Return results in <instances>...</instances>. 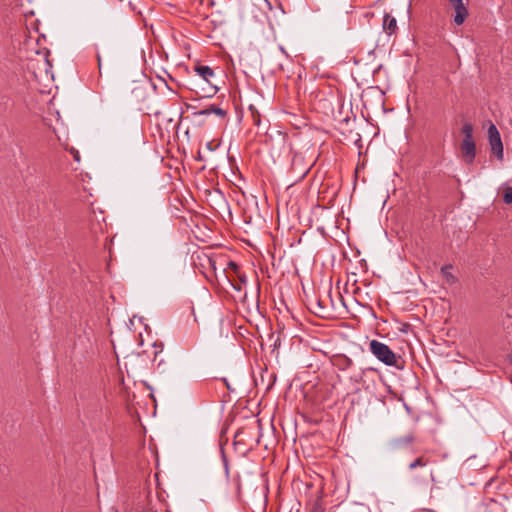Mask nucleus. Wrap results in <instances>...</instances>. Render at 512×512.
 I'll return each instance as SVG.
<instances>
[{"label": "nucleus", "instance_id": "obj_1", "mask_svg": "<svg viewBox=\"0 0 512 512\" xmlns=\"http://www.w3.org/2000/svg\"><path fill=\"white\" fill-rule=\"evenodd\" d=\"M371 353L382 363L387 366H394L398 369H402L399 364L401 357H397L395 353L389 348L388 345L378 341L372 340L369 344Z\"/></svg>", "mask_w": 512, "mask_h": 512}, {"label": "nucleus", "instance_id": "obj_2", "mask_svg": "<svg viewBox=\"0 0 512 512\" xmlns=\"http://www.w3.org/2000/svg\"><path fill=\"white\" fill-rule=\"evenodd\" d=\"M49 54L50 51L48 49H43L42 51L37 50V57L35 59H31V66L36 78L41 77L43 73H45L46 77H49V75L52 77V64L49 60Z\"/></svg>", "mask_w": 512, "mask_h": 512}, {"label": "nucleus", "instance_id": "obj_3", "mask_svg": "<svg viewBox=\"0 0 512 512\" xmlns=\"http://www.w3.org/2000/svg\"><path fill=\"white\" fill-rule=\"evenodd\" d=\"M488 141L492 154H494L498 160L502 161L504 158L503 143L500 133L494 124H491L488 128Z\"/></svg>", "mask_w": 512, "mask_h": 512}, {"label": "nucleus", "instance_id": "obj_4", "mask_svg": "<svg viewBox=\"0 0 512 512\" xmlns=\"http://www.w3.org/2000/svg\"><path fill=\"white\" fill-rule=\"evenodd\" d=\"M309 168L304 164L303 158L297 155L293 156L291 166L289 168V175L291 176L292 184L302 180L308 173Z\"/></svg>", "mask_w": 512, "mask_h": 512}, {"label": "nucleus", "instance_id": "obj_5", "mask_svg": "<svg viewBox=\"0 0 512 512\" xmlns=\"http://www.w3.org/2000/svg\"><path fill=\"white\" fill-rule=\"evenodd\" d=\"M415 441V435L414 433H409L405 436H399L391 439L389 441V448L394 451L398 452L405 448H408L410 445H412Z\"/></svg>", "mask_w": 512, "mask_h": 512}, {"label": "nucleus", "instance_id": "obj_6", "mask_svg": "<svg viewBox=\"0 0 512 512\" xmlns=\"http://www.w3.org/2000/svg\"><path fill=\"white\" fill-rule=\"evenodd\" d=\"M455 10L454 22L457 25L464 23L468 16V9L464 0H449Z\"/></svg>", "mask_w": 512, "mask_h": 512}, {"label": "nucleus", "instance_id": "obj_7", "mask_svg": "<svg viewBox=\"0 0 512 512\" xmlns=\"http://www.w3.org/2000/svg\"><path fill=\"white\" fill-rule=\"evenodd\" d=\"M464 161L472 164L476 157V144L474 140L463 139L460 145Z\"/></svg>", "mask_w": 512, "mask_h": 512}, {"label": "nucleus", "instance_id": "obj_8", "mask_svg": "<svg viewBox=\"0 0 512 512\" xmlns=\"http://www.w3.org/2000/svg\"><path fill=\"white\" fill-rule=\"evenodd\" d=\"M149 93L146 83H137L131 90L132 98L135 102L140 103L145 101Z\"/></svg>", "mask_w": 512, "mask_h": 512}, {"label": "nucleus", "instance_id": "obj_9", "mask_svg": "<svg viewBox=\"0 0 512 512\" xmlns=\"http://www.w3.org/2000/svg\"><path fill=\"white\" fill-rule=\"evenodd\" d=\"M195 72L201 76L207 83L214 88V93L217 91V87L211 82V78L214 77V70L207 65H197L194 67Z\"/></svg>", "mask_w": 512, "mask_h": 512}, {"label": "nucleus", "instance_id": "obj_10", "mask_svg": "<svg viewBox=\"0 0 512 512\" xmlns=\"http://www.w3.org/2000/svg\"><path fill=\"white\" fill-rule=\"evenodd\" d=\"M383 30L388 34L392 35L395 34L398 27H397V21L396 19L391 16L389 13H385L383 17V24H382Z\"/></svg>", "mask_w": 512, "mask_h": 512}, {"label": "nucleus", "instance_id": "obj_11", "mask_svg": "<svg viewBox=\"0 0 512 512\" xmlns=\"http://www.w3.org/2000/svg\"><path fill=\"white\" fill-rule=\"evenodd\" d=\"M452 269V265H444L442 268H441V273L442 275L445 277L446 281L449 283V284H454L457 279L456 277L450 272V270Z\"/></svg>", "mask_w": 512, "mask_h": 512}, {"label": "nucleus", "instance_id": "obj_12", "mask_svg": "<svg viewBox=\"0 0 512 512\" xmlns=\"http://www.w3.org/2000/svg\"><path fill=\"white\" fill-rule=\"evenodd\" d=\"M429 463V459L425 456H419L409 464V469L414 470L418 467H425Z\"/></svg>", "mask_w": 512, "mask_h": 512}, {"label": "nucleus", "instance_id": "obj_13", "mask_svg": "<svg viewBox=\"0 0 512 512\" xmlns=\"http://www.w3.org/2000/svg\"><path fill=\"white\" fill-rule=\"evenodd\" d=\"M186 107L187 109H191V110H194L193 112V116H208V115H211L212 114V111H211V105H209L208 107H206L205 109L203 110H199L197 111L196 110V106L192 105V104H186Z\"/></svg>", "mask_w": 512, "mask_h": 512}, {"label": "nucleus", "instance_id": "obj_14", "mask_svg": "<svg viewBox=\"0 0 512 512\" xmlns=\"http://www.w3.org/2000/svg\"><path fill=\"white\" fill-rule=\"evenodd\" d=\"M463 139L473 140V126L470 123H465L462 127Z\"/></svg>", "mask_w": 512, "mask_h": 512}, {"label": "nucleus", "instance_id": "obj_15", "mask_svg": "<svg viewBox=\"0 0 512 512\" xmlns=\"http://www.w3.org/2000/svg\"><path fill=\"white\" fill-rule=\"evenodd\" d=\"M211 111H212V114H215L220 118H225L227 115L226 110H224L218 106H215L214 104L211 105Z\"/></svg>", "mask_w": 512, "mask_h": 512}, {"label": "nucleus", "instance_id": "obj_16", "mask_svg": "<svg viewBox=\"0 0 512 512\" xmlns=\"http://www.w3.org/2000/svg\"><path fill=\"white\" fill-rule=\"evenodd\" d=\"M503 202L505 204L512 203V186H508L505 188V192L503 194Z\"/></svg>", "mask_w": 512, "mask_h": 512}, {"label": "nucleus", "instance_id": "obj_17", "mask_svg": "<svg viewBox=\"0 0 512 512\" xmlns=\"http://www.w3.org/2000/svg\"><path fill=\"white\" fill-rule=\"evenodd\" d=\"M340 361H341L340 369H342V370L349 369L353 365V361L347 356H343L340 359Z\"/></svg>", "mask_w": 512, "mask_h": 512}, {"label": "nucleus", "instance_id": "obj_18", "mask_svg": "<svg viewBox=\"0 0 512 512\" xmlns=\"http://www.w3.org/2000/svg\"><path fill=\"white\" fill-rule=\"evenodd\" d=\"M227 268H229L230 270H232L234 273H238V272H239V270H240L239 265H238L236 262H234V261H229V262L227 263Z\"/></svg>", "mask_w": 512, "mask_h": 512}, {"label": "nucleus", "instance_id": "obj_19", "mask_svg": "<svg viewBox=\"0 0 512 512\" xmlns=\"http://www.w3.org/2000/svg\"><path fill=\"white\" fill-rule=\"evenodd\" d=\"M311 512H324V508L319 501L314 502Z\"/></svg>", "mask_w": 512, "mask_h": 512}, {"label": "nucleus", "instance_id": "obj_20", "mask_svg": "<svg viewBox=\"0 0 512 512\" xmlns=\"http://www.w3.org/2000/svg\"><path fill=\"white\" fill-rule=\"evenodd\" d=\"M235 274H236V276L238 277V279H239V281H240V283H241V284H242V283H246V282H247V277H246V275H245L244 273H242L240 270H239V272H238V273H235Z\"/></svg>", "mask_w": 512, "mask_h": 512}, {"label": "nucleus", "instance_id": "obj_21", "mask_svg": "<svg viewBox=\"0 0 512 512\" xmlns=\"http://www.w3.org/2000/svg\"><path fill=\"white\" fill-rule=\"evenodd\" d=\"M70 152H71V154H72V156H73L74 160H75V161H77V162H79V161H80V154H79V151H78V150H76L75 148H72Z\"/></svg>", "mask_w": 512, "mask_h": 512}, {"label": "nucleus", "instance_id": "obj_22", "mask_svg": "<svg viewBox=\"0 0 512 512\" xmlns=\"http://www.w3.org/2000/svg\"><path fill=\"white\" fill-rule=\"evenodd\" d=\"M221 453H222V458H223L225 472H226V474H228V461H227V458L225 456V453H224L223 449H221Z\"/></svg>", "mask_w": 512, "mask_h": 512}, {"label": "nucleus", "instance_id": "obj_23", "mask_svg": "<svg viewBox=\"0 0 512 512\" xmlns=\"http://www.w3.org/2000/svg\"><path fill=\"white\" fill-rule=\"evenodd\" d=\"M206 260H207V262H208L209 266H210L213 270H215V269H216V267H215V265H216V261H215L214 259H212L211 257H208V256H206Z\"/></svg>", "mask_w": 512, "mask_h": 512}, {"label": "nucleus", "instance_id": "obj_24", "mask_svg": "<svg viewBox=\"0 0 512 512\" xmlns=\"http://www.w3.org/2000/svg\"><path fill=\"white\" fill-rule=\"evenodd\" d=\"M361 373L359 375V377L356 378V381H360L362 379V376L365 374L366 371H374L373 368H366V369H361L360 370Z\"/></svg>", "mask_w": 512, "mask_h": 512}, {"label": "nucleus", "instance_id": "obj_25", "mask_svg": "<svg viewBox=\"0 0 512 512\" xmlns=\"http://www.w3.org/2000/svg\"><path fill=\"white\" fill-rule=\"evenodd\" d=\"M227 278H228L229 282L231 283L232 287H233L235 290H237V291H241L242 287H241V285H240V284H234V283H233V281L230 279V277H229V276H227Z\"/></svg>", "mask_w": 512, "mask_h": 512}, {"label": "nucleus", "instance_id": "obj_26", "mask_svg": "<svg viewBox=\"0 0 512 512\" xmlns=\"http://www.w3.org/2000/svg\"><path fill=\"white\" fill-rule=\"evenodd\" d=\"M317 306L321 309H323L324 307L321 305V301L320 300H317Z\"/></svg>", "mask_w": 512, "mask_h": 512}, {"label": "nucleus", "instance_id": "obj_27", "mask_svg": "<svg viewBox=\"0 0 512 512\" xmlns=\"http://www.w3.org/2000/svg\"><path fill=\"white\" fill-rule=\"evenodd\" d=\"M97 58H98L99 68H101V58H100V56H99V55L97 56Z\"/></svg>", "mask_w": 512, "mask_h": 512}, {"label": "nucleus", "instance_id": "obj_28", "mask_svg": "<svg viewBox=\"0 0 512 512\" xmlns=\"http://www.w3.org/2000/svg\"><path fill=\"white\" fill-rule=\"evenodd\" d=\"M223 381L225 382L226 387H227L228 389H230V386H229V384H228L227 380L224 378V379H223Z\"/></svg>", "mask_w": 512, "mask_h": 512}, {"label": "nucleus", "instance_id": "obj_29", "mask_svg": "<svg viewBox=\"0 0 512 512\" xmlns=\"http://www.w3.org/2000/svg\"><path fill=\"white\" fill-rule=\"evenodd\" d=\"M280 50H281V52H283L284 54H286V51L284 50V48H283V47H280Z\"/></svg>", "mask_w": 512, "mask_h": 512}]
</instances>
